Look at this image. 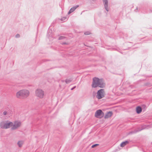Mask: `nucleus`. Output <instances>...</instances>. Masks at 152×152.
<instances>
[{"label":"nucleus","instance_id":"1","mask_svg":"<svg viewBox=\"0 0 152 152\" xmlns=\"http://www.w3.org/2000/svg\"><path fill=\"white\" fill-rule=\"evenodd\" d=\"M105 86V83L103 79L94 77L93 78L92 87L96 88L98 87L100 88H104Z\"/></svg>","mask_w":152,"mask_h":152},{"label":"nucleus","instance_id":"2","mask_svg":"<svg viewBox=\"0 0 152 152\" xmlns=\"http://www.w3.org/2000/svg\"><path fill=\"white\" fill-rule=\"evenodd\" d=\"M13 126V123L8 120H2L0 122V127L2 129H8Z\"/></svg>","mask_w":152,"mask_h":152},{"label":"nucleus","instance_id":"3","mask_svg":"<svg viewBox=\"0 0 152 152\" xmlns=\"http://www.w3.org/2000/svg\"><path fill=\"white\" fill-rule=\"evenodd\" d=\"M29 92L27 90H22L16 93V96L18 98H25L29 95Z\"/></svg>","mask_w":152,"mask_h":152},{"label":"nucleus","instance_id":"4","mask_svg":"<svg viewBox=\"0 0 152 152\" xmlns=\"http://www.w3.org/2000/svg\"><path fill=\"white\" fill-rule=\"evenodd\" d=\"M104 91L103 89L99 90L97 92L96 98L98 99H100L104 96Z\"/></svg>","mask_w":152,"mask_h":152},{"label":"nucleus","instance_id":"5","mask_svg":"<svg viewBox=\"0 0 152 152\" xmlns=\"http://www.w3.org/2000/svg\"><path fill=\"white\" fill-rule=\"evenodd\" d=\"M104 113L101 110H98L95 112V116L97 118H101L103 117Z\"/></svg>","mask_w":152,"mask_h":152},{"label":"nucleus","instance_id":"6","mask_svg":"<svg viewBox=\"0 0 152 152\" xmlns=\"http://www.w3.org/2000/svg\"><path fill=\"white\" fill-rule=\"evenodd\" d=\"M36 96L40 98H43L44 95V92L42 89H37L35 91Z\"/></svg>","mask_w":152,"mask_h":152},{"label":"nucleus","instance_id":"7","mask_svg":"<svg viewBox=\"0 0 152 152\" xmlns=\"http://www.w3.org/2000/svg\"><path fill=\"white\" fill-rule=\"evenodd\" d=\"M20 124L21 123L20 122H15L14 124H13V126L11 128V129L14 130L16 129L20 126Z\"/></svg>","mask_w":152,"mask_h":152},{"label":"nucleus","instance_id":"8","mask_svg":"<svg viewBox=\"0 0 152 152\" xmlns=\"http://www.w3.org/2000/svg\"><path fill=\"white\" fill-rule=\"evenodd\" d=\"M102 1L105 9L107 12H108L109 10L108 8V2L107 0H102Z\"/></svg>","mask_w":152,"mask_h":152},{"label":"nucleus","instance_id":"9","mask_svg":"<svg viewBox=\"0 0 152 152\" xmlns=\"http://www.w3.org/2000/svg\"><path fill=\"white\" fill-rule=\"evenodd\" d=\"M78 5H76L75 6H74L73 7H72L69 10V11L68 12V15L70 14V13H71L72 12H73V11H74L75 9L79 7Z\"/></svg>","mask_w":152,"mask_h":152},{"label":"nucleus","instance_id":"10","mask_svg":"<svg viewBox=\"0 0 152 152\" xmlns=\"http://www.w3.org/2000/svg\"><path fill=\"white\" fill-rule=\"evenodd\" d=\"M142 108L140 106H137L136 108V112L137 114H140V113L142 111Z\"/></svg>","mask_w":152,"mask_h":152},{"label":"nucleus","instance_id":"11","mask_svg":"<svg viewBox=\"0 0 152 152\" xmlns=\"http://www.w3.org/2000/svg\"><path fill=\"white\" fill-rule=\"evenodd\" d=\"M113 114V113L111 111H109L107 112L104 116L105 118H108L111 117Z\"/></svg>","mask_w":152,"mask_h":152},{"label":"nucleus","instance_id":"12","mask_svg":"<svg viewBox=\"0 0 152 152\" xmlns=\"http://www.w3.org/2000/svg\"><path fill=\"white\" fill-rule=\"evenodd\" d=\"M129 143V142L127 140L125 141L122 142L120 145V146L121 147H124L127 144Z\"/></svg>","mask_w":152,"mask_h":152},{"label":"nucleus","instance_id":"13","mask_svg":"<svg viewBox=\"0 0 152 152\" xmlns=\"http://www.w3.org/2000/svg\"><path fill=\"white\" fill-rule=\"evenodd\" d=\"M142 130V129H139V130L136 129L134 131H131L129 133V134H135V133H137V132Z\"/></svg>","mask_w":152,"mask_h":152},{"label":"nucleus","instance_id":"14","mask_svg":"<svg viewBox=\"0 0 152 152\" xmlns=\"http://www.w3.org/2000/svg\"><path fill=\"white\" fill-rule=\"evenodd\" d=\"M52 31L50 29H49L48 31L47 36L49 38L50 37H51L52 35Z\"/></svg>","mask_w":152,"mask_h":152},{"label":"nucleus","instance_id":"15","mask_svg":"<svg viewBox=\"0 0 152 152\" xmlns=\"http://www.w3.org/2000/svg\"><path fill=\"white\" fill-rule=\"evenodd\" d=\"M23 143V141H19L18 142V145L19 147H21Z\"/></svg>","mask_w":152,"mask_h":152},{"label":"nucleus","instance_id":"16","mask_svg":"<svg viewBox=\"0 0 152 152\" xmlns=\"http://www.w3.org/2000/svg\"><path fill=\"white\" fill-rule=\"evenodd\" d=\"M72 80L70 79H66L65 82L66 84H68Z\"/></svg>","mask_w":152,"mask_h":152},{"label":"nucleus","instance_id":"17","mask_svg":"<svg viewBox=\"0 0 152 152\" xmlns=\"http://www.w3.org/2000/svg\"><path fill=\"white\" fill-rule=\"evenodd\" d=\"M66 38V37L64 36H60L58 38V40H62L63 39H65Z\"/></svg>","mask_w":152,"mask_h":152},{"label":"nucleus","instance_id":"18","mask_svg":"<svg viewBox=\"0 0 152 152\" xmlns=\"http://www.w3.org/2000/svg\"><path fill=\"white\" fill-rule=\"evenodd\" d=\"M99 145V144H94L92 146H91V148H95V147H96L97 146H98Z\"/></svg>","mask_w":152,"mask_h":152},{"label":"nucleus","instance_id":"19","mask_svg":"<svg viewBox=\"0 0 152 152\" xmlns=\"http://www.w3.org/2000/svg\"><path fill=\"white\" fill-rule=\"evenodd\" d=\"M91 34V33L89 31H87L85 32L84 33V34L85 35H89V34Z\"/></svg>","mask_w":152,"mask_h":152},{"label":"nucleus","instance_id":"20","mask_svg":"<svg viewBox=\"0 0 152 152\" xmlns=\"http://www.w3.org/2000/svg\"><path fill=\"white\" fill-rule=\"evenodd\" d=\"M3 114L4 115H8V113H7V111H4L3 112Z\"/></svg>","mask_w":152,"mask_h":152},{"label":"nucleus","instance_id":"21","mask_svg":"<svg viewBox=\"0 0 152 152\" xmlns=\"http://www.w3.org/2000/svg\"><path fill=\"white\" fill-rule=\"evenodd\" d=\"M141 107L142 109L143 108L145 109L146 107V106L145 104H143L142 105Z\"/></svg>","mask_w":152,"mask_h":152},{"label":"nucleus","instance_id":"22","mask_svg":"<svg viewBox=\"0 0 152 152\" xmlns=\"http://www.w3.org/2000/svg\"><path fill=\"white\" fill-rule=\"evenodd\" d=\"M66 17H63L61 19V21H64L66 20Z\"/></svg>","mask_w":152,"mask_h":152},{"label":"nucleus","instance_id":"23","mask_svg":"<svg viewBox=\"0 0 152 152\" xmlns=\"http://www.w3.org/2000/svg\"><path fill=\"white\" fill-rule=\"evenodd\" d=\"M138 11V7H137L136 9L134 10V11L135 12H137Z\"/></svg>","mask_w":152,"mask_h":152},{"label":"nucleus","instance_id":"24","mask_svg":"<svg viewBox=\"0 0 152 152\" xmlns=\"http://www.w3.org/2000/svg\"><path fill=\"white\" fill-rule=\"evenodd\" d=\"M61 44L62 45H67L68 44V43L66 42H63L62 43H61Z\"/></svg>","mask_w":152,"mask_h":152},{"label":"nucleus","instance_id":"25","mask_svg":"<svg viewBox=\"0 0 152 152\" xmlns=\"http://www.w3.org/2000/svg\"><path fill=\"white\" fill-rule=\"evenodd\" d=\"M20 37V36L19 34H17L15 36V37L17 38H19Z\"/></svg>","mask_w":152,"mask_h":152},{"label":"nucleus","instance_id":"26","mask_svg":"<svg viewBox=\"0 0 152 152\" xmlns=\"http://www.w3.org/2000/svg\"><path fill=\"white\" fill-rule=\"evenodd\" d=\"M76 87V86H74L73 87H72V88H71V90H72L73 89H74Z\"/></svg>","mask_w":152,"mask_h":152},{"label":"nucleus","instance_id":"27","mask_svg":"<svg viewBox=\"0 0 152 152\" xmlns=\"http://www.w3.org/2000/svg\"><path fill=\"white\" fill-rule=\"evenodd\" d=\"M151 12H152V10H151Z\"/></svg>","mask_w":152,"mask_h":152}]
</instances>
